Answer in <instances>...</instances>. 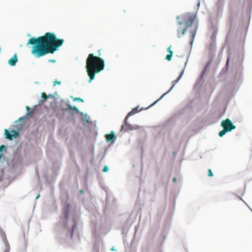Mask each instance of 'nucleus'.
<instances>
[{
    "mask_svg": "<svg viewBox=\"0 0 252 252\" xmlns=\"http://www.w3.org/2000/svg\"><path fill=\"white\" fill-rule=\"evenodd\" d=\"M41 97L43 98V101H45L47 99V96L45 93H41Z\"/></svg>",
    "mask_w": 252,
    "mask_h": 252,
    "instance_id": "nucleus-15",
    "label": "nucleus"
},
{
    "mask_svg": "<svg viewBox=\"0 0 252 252\" xmlns=\"http://www.w3.org/2000/svg\"><path fill=\"white\" fill-rule=\"evenodd\" d=\"M221 127H223L221 130V137L226 133L230 132L236 128V126L229 119H226L221 122Z\"/></svg>",
    "mask_w": 252,
    "mask_h": 252,
    "instance_id": "nucleus-4",
    "label": "nucleus"
},
{
    "mask_svg": "<svg viewBox=\"0 0 252 252\" xmlns=\"http://www.w3.org/2000/svg\"><path fill=\"white\" fill-rule=\"evenodd\" d=\"M216 50V41H211L209 50L210 54H213Z\"/></svg>",
    "mask_w": 252,
    "mask_h": 252,
    "instance_id": "nucleus-8",
    "label": "nucleus"
},
{
    "mask_svg": "<svg viewBox=\"0 0 252 252\" xmlns=\"http://www.w3.org/2000/svg\"><path fill=\"white\" fill-rule=\"evenodd\" d=\"M178 37H180V33L179 32H178Z\"/></svg>",
    "mask_w": 252,
    "mask_h": 252,
    "instance_id": "nucleus-29",
    "label": "nucleus"
},
{
    "mask_svg": "<svg viewBox=\"0 0 252 252\" xmlns=\"http://www.w3.org/2000/svg\"><path fill=\"white\" fill-rule=\"evenodd\" d=\"M216 9L217 10V11L218 12L219 11V9H220V5H219V2H217L216 3Z\"/></svg>",
    "mask_w": 252,
    "mask_h": 252,
    "instance_id": "nucleus-17",
    "label": "nucleus"
},
{
    "mask_svg": "<svg viewBox=\"0 0 252 252\" xmlns=\"http://www.w3.org/2000/svg\"><path fill=\"white\" fill-rule=\"evenodd\" d=\"M157 101H156L154 102V103H153L152 104H151L149 107H150L151 106H152V105H153L154 104H155Z\"/></svg>",
    "mask_w": 252,
    "mask_h": 252,
    "instance_id": "nucleus-26",
    "label": "nucleus"
},
{
    "mask_svg": "<svg viewBox=\"0 0 252 252\" xmlns=\"http://www.w3.org/2000/svg\"><path fill=\"white\" fill-rule=\"evenodd\" d=\"M208 176L211 177L213 176V173L211 169L208 170Z\"/></svg>",
    "mask_w": 252,
    "mask_h": 252,
    "instance_id": "nucleus-19",
    "label": "nucleus"
},
{
    "mask_svg": "<svg viewBox=\"0 0 252 252\" xmlns=\"http://www.w3.org/2000/svg\"><path fill=\"white\" fill-rule=\"evenodd\" d=\"M80 193H83V190H81L80 191Z\"/></svg>",
    "mask_w": 252,
    "mask_h": 252,
    "instance_id": "nucleus-28",
    "label": "nucleus"
},
{
    "mask_svg": "<svg viewBox=\"0 0 252 252\" xmlns=\"http://www.w3.org/2000/svg\"><path fill=\"white\" fill-rule=\"evenodd\" d=\"M18 59L16 54H15L9 61L8 63L11 65L14 66L16 64L17 62Z\"/></svg>",
    "mask_w": 252,
    "mask_h": 252,
    "instance_id": "nucleus-9",
    "label": "nucleus"
},
{
    "mask_svg": "<svg viewBox=\"0 0 252 252\" xmlns=\"http://www.w3.org/2000/svg\"><path fill=\"white\" fill-rule=\"evenodd\" d=\"M217 33H218V31H214V32L213 33V34L210 38L211 41H216Z\"/></svg>",
    "mask_w": 252,
    "mask_h": 252,
    "instance_id": "nucleus-14",
    "label": "nucleus"
},
{
    "mask_svg": "<svg viewBox=\"0 0 252 252\" xmlns=\"http://www.w3.org/2000/svg\"><path fill=\"white\" fill-rule=\"evenodd\" d=\"M197 28V26H196L194 30L193 31H192L190 32V33L191 34V40L190 42V43L191 45H192L193 41L194 40V37L195 36Z\"/></svg>",
    "mask_w": 252,
    "mask_h": 252,
    "instance_id": "nucleus-11",
    "label": "nucleus"
},
{
    "mask_svg": "<svg viewBox=\"0 0 252 252\" xmlns=\"http://www.w3.org/2000/svg\"><path fill=\"white\" fill-rule=\"evenodd\" d=\"M184 73V70H182L179 74V75L177 77V79H179L182 77L183 74Z\"/></svg>",
    "mask_w": 252,
    "mask_h": 252,
    "instance_id": "nucleus-18",
    "label": "nucleus"
},
{
    "mask_svg": "<svg viewBox=\"0 0 252 252\" xmlns=\"http://www.w3.org/2000/svg\"><path fill=\"white\" fill-rule=\"evenodd\" d=\"M67 111L68 110H74L76 113H79V110L74 106H72L70 105H68L67 108L66 109Z\"/></svg>",
    "mask_w": 252,
    "mask_h": 252,
    "instance_id": "nucleus-12",
    "label": "nucleus"
},
{
    "mask_svg": "<svg viewBox=\"0 0 252 252\" xmlns=\"http://www.w3.org/2000/svg\"><path fill=\"white\" fill-rule=\"evenodd\" d=\"M161 97H160V98H158V99L157 100V101L158 100H160V99H161Z\"/></svg>",
    "mask_w": 252,
    "mask_h": 252,
    "instance_id": "nucleus-31",
    "label": "nucleus"
},
{
    "mask_svg": "<svg viewBox=\"0 0 252 252\" xmlns=\"http://www.w3.org/2000/svg\"><path fill=\"white\" fill-rule=\"evenodd\" d=\"M179 80H174L172 82L173 83V85H172V86L171 87V88L169 89V91H168L167 92H166L165 93L163 94H162V95L161 96V98L163 97V96H164L165 95H166L167 94H168L172 89L174 87V86L176 85V84L177 83L178 81Z\"/></svg>",
    "mask_w": 252,
    "mask_h": 252,
    "instance_id": "nucleus-13",
    "label": "nucleus"
},
{
    "mask_svg": "<svg viewBox=\"0 0 252 252\" xmlns=\"http://www.w3.org/2000/svg\"><path fill=\"white\" fill-rule=\"evenodd\" d=\"M181 18L182 21H179L178 24L181 25L184 23L185 24V28L183 29L182 32V35H184L186 30L192 24L193 22L195 20V15L188 13L182 15Z\"/></svg>",
    "mask_w": 252,
    "mask_h": 252,
    "instance_id": "nucleus-3",
    "label": "nucleus"
},
{
    "mask_svg": "<svg viewBox=\"0 0 252 252\" xmlns=\"http://www.w3.org/2000/svg\"><path fill=\"white\" fill-rule=\"evenodd\" d=\"M98 55V57L95 56L91 53L86 60V67L90 79H94L95 74L98 73L104 68V61L99 57L100 53Z\"/></svg>",
    "mask_w": 252,
    "mask_h": 252,
    "instance_id": "nucleus-2",
    "label": "nucleus"
},
{
    "mask_svg": "<svg viewBox=\"0 0 252 252\" xmlns=\"http://www.w3.org/2000/svg\"><path fill=\"white\" fill-rule=\"evenodd\" d=\"M220 134H221V133H220V131H219V135L220 136Z\"/></svg>",
    "mask_w": 252,
    "mask_h": 252,
    "instance_id": "nucleus-27",
    "label": "nucleus"
},
{
    "mask_svg": "<svg viewBox=\"0 0 252 252\" xmlns=\"http://www.w3.org/2000/svg\"><path fill=\"white\" fill-rule=\"evenodd\" d=\"M108 170V168L106 165H105L104 166V167L103 168L102 171H103V172H107Z\"/></svg>",
    "mask_w": 252,
    "mask_h": 252,
    "instance_id": "nucleus-20",
    "label": "nucleus"
},
{
    "mask_svg": "<svg viewBox=\"0 0 252 252\" xmlns=\"http://www.w3.org/2000/svg\"><path fill=\"white\" fill-rule=\"evenodd\" d=\"M64 42L63 39H58L52 32H46L43 36L29 39L27 45H33L32 53L36 58L48 54H53L58 50Z\"/></svg>",
    "mask_w": 252,
    "mask_h": 252,
    "instance_id": "nucleus-1",
    "label": "nucleus"
},
{
    "mask_svg": "<svg viewBox=\"0 0 252 252\" xmlns=\"http://www.w3.org/2000/svg\"><path fill=\"white\" fill-rule=\"evenodd\" d=\"M76 100L80 101L81 102H84V100L80 97H75L73 99V101H76Z\"/></svg>",
    "mask_w": 252,
    "mask_h": 252,
    "instance_id": "nucleus-16",
    "label": "nucleus"
},
{
    "mask_svg": "<svg viewBox=\"0 0 252 252\" xmlns=\"http://www.w3.org/2000/svg\"><path fill=\"white\" fill-rule=\"evenodd\" d=\"M3 252H9V250L7 248H6Z\"/></svg>",
    "mask_w": 252,
    "mask_h": 252,
    "instance_id": "nucleus-24",
    "label": "nucleus"
},
{
    "mask_svg": "<svg viewBox=\"0 0 252 252\" xmlns=\"http://www.w3.org/2000/svg\"><path fill=\"white\" fill-rule=\"evenodd\" d=\"M207 68V65H206L205 67L203 69V73H204V72L206 71Z\"/></svg>",
    "mask_w": 252,
    "mask_h": 252,
    "instance_id": "nucleus-22",
    "label": "nucleus"
},
{
    "mask_svg": "<svg viewBox=\"0 0 252 252\" xmlns=\"http://www.w3.org/2000/svg\"><path fill=\"white\" fill-rule=\"evenodd\" d=\"M105 138L107 141L111 142H113L116 139V137L113 131H111L109 134H106Z\"/></svg>",
    "mask_w": 252,
    "mask_h": 252,
    "instance_id": "nucleus-7",
    "label": "nucleus"
},
{
    "mask_svg": "<svg viewBox=\"0 0 252 252\" xmlns=\"http://www.w3.org/2000/svg\"><path fill=\"white\" fill-rule=\"evenodd\" d=\"M137 109H138V108H135L134 110H133L132 111H131L130 112H129L128 113V115L126 116V119L125 120V125H122L121 126L122 130H124L125 131H128L129 130L137 129L140 127V126L137 125L132 126V125L128 124L126 122L127 117L129 115H130L131 114H133L137 112Z\"/></svg>",
    "mask_w": 252,
    "mask_h": 252,
    "instance_id": "nucleus-5",
    "label": "nucleus"
},
{
    "mask_svg": "<svg viewBox=\"0 0 252 252\" xmlns=\"http://www.w3.org/2000/svg\"><path fill=\"white\" fill-rule=\"evenodd\" d=\"M55 83H57L58 84L60 85V84H61V81H59V82H58V81H56L54 82V86L55 85Z\"/></svg>",
    "mask_w": 252,
    "mask_h": 252,
    "instance_id": "nucleus-23",
    "label": "nucleus"
},
{
    "mask_svg": "<svg viewBox=\"0 0 252 252\" xmlns=\"http://www.w3.org/2000/svg\"><path fill=\"white\" fill-rule=\"evenodd\" d=\"M4 148H5V146L3 145H1L0 146V152L2 151Z\"/></svg>",
    "mask_w": 252,
    "mask_h": 252,
    "instance_id": "nucleus-21",
    "label": "nucleus"
},
{
    "mask_svg": "<svg viewBox=\"0 0 252 252\" xmlns=\"http://www.w3.org/2000/svg\"><path fill=\"white\" fill-rule=\"evenodd\" d=\"M92 80V79H90V80H89V82H91V81Z\"/></svg>",
    "mask_w": 252,
    "mask_h": 252,
    "instance_id": "nucleus-30",
    "label": "nucleus"
},
{
    "mask_svg": "<svg viewBox=\"0 0 252 252\" xmlns=\"http://www.w3.org/2000/svg\"><path fill=\"white\" fill-rule=\"evenodd\" d=\"M5 135L6 139L9 140H12L13 138H16L18 135V133L15 130H12L10 131V134L8 131V130L5 129L4 130Z\"/></svg>",
    "mask_w": 252,
    "mask_h": 252,
    "instance_id": "nucleus-6",
    "label": "nucleus"
},
{
    "mask_svg": "<svg viewBox=\"0 0 252 252\" xmlns=\"http://www.w3.org/2000/svg\"><path fill=\"white\" fill-rule=\"evenodd\" d=\"M39 196V195H38V196H37V197H36V198H37Z\"/></svg>",
    "mask_w": 252,
    "mask_h": 252,
    "instance_id": "nucleus-32",
    "label": "nucleus"
},
{
    "mask_svg": "<svg viewBox=\"0 0 252 252\" xmlns=\"http://www.w3.org/2000/svg\"><path fill=\"white\" fill-rule=\"evenodd\" d=\"M176 180H177L176 178L175 177H174L173 180V182L175 183L176 182Z\"/></svg>",
    "mask_w": 252,
    "mask_h": 252,
    "instance_id": "nucleus-25",
    "label": "nucleus"
},
{
    "mask_svg": "<svg viewBox=\"0 0 252 252\" xmlns=\"http://www.w3.org/2000/svg\"><path fill=\"white\" fill-rule=\"evenodd\" d=\"M171 45H170L168 48H167V51L169 53V54H168L165 59L167 60V61H170L171 59V58H172V54H173V52L171 50Z\"/></svg>",
    "mask_w": 252,
    "mask_h": 252,
    "instance_id": "nucleus-10",
    "label": "nucleus"
}]
</instances>
